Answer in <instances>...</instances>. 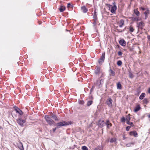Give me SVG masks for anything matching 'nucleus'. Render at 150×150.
<instances>
[{"label": "nucleus", "instance_id": "obj_35", "mask_svg": "<svg viewBox=\"0 0 150 150\" xmlns=\"http://www.w3.org/2000/svg\"><path fill=\"white\" fill-rule=\"evenodd\" d=\"M82 150H88L87 147L86 146H83L82 147Z\"/></svg>", "mask_w": 150, "mask_h": 150}, {"label": "nucleus", "instance_id": "obj_47", "mask_svg": "<svg viewBox=\"0 0 150 150\" xmlns=\"http://www.w3.org/2000/svg\"><path fill=\"white\" fill-rule=\"evenodd\" d=\"M57 129V128H55L53 129V131L54 132H55L56 131V129Z\"/></svg>", "mask_w": 150, "mask_h": 150}, {"label": "nucleus", "instance_id": "obj_27", "mask_svg": "<svg viewBox=\"0 0 150 150\" xmlns=\"http://www.w3.org/2000/svg\"><path fill=\"white\" fill-rule=\"evenodd\" d=\"M129 30L130 32H132L134 31V29L132 26H130L129 27Z\"/></svg>", "mask_w": 150, "mask_h": 150}, {"label": "nucleus", "instance_id": "obj_18", "mask_svg": "<svg viewBox=\"0 0 150 150\" xmlns=\"http://www.w3.org/2000/svg\"><path fill=\"white\" fill-rule=\"evenodd\" d=\"M105 125L107 126L108 128H109L112 126V124L110 122L109 120H107L105 123Z\"/></svg>", "mask_w": 150, "mask_h": 150}, {"label": "nucleus", "instance_id": "obj_36", "mask_svg": "<svg viewBox=\"0 0 150 150\" xmlns=\"http://www.w3.org/2000/svg\"><path fill=\"white\" fill-rule=\"evenodd\" d=\"M130 120V118L129 116H127L126 118L127 121H129Z\"/></svg>", "mask_w": 150, "mask_h": 150}, {"label": "nucleus", "instance_id": "obj_30", "mask_svg": "<svg viewBox=\"0 0 150 150\" xmlns=\"http://www.w3.org/2000/svg\"><path fill=\"white\" fill-rule=\"evenodd\" d=\"M122 62L120 60H119L117 62V64L118 66H121L122 64Z\"/></svg>", "mask_w": 150, "mask_h": 150}, {"label": "nucleus", "instance_id": "obj_23", "mask_svg": "<svg viewBox=\"0 0 150 150\" xmlns=\"http://www.w3.org/2000/svg\"><path fill=\"white\" fill-rule=\"evenodd\" d=\"M134 144V142H132L130 143H129L126 144V146L127 147H131Z\"/></svg>", "mask_w": 150, "mask_h": 150}, {"label": "nucleus", "instance_id": "obj_7", "mask_svg": "<svg viewBox=\"0 0 150 150\" xmlns=\"http://www.w3.org/2000/svg\"><path fill=\"white\" fill-rule=\"evenodd\" d=\"M17 122L22 127L23 125V124L25 122V120L22 119L21 118H19L17 119Z\"/></svg>", "mask_w": 150, "mask_h": 150}, {"label": "nucleus", "instance_id": "obj_43", "mask_svg": "<svg viewBox=\"0 0 150 150\" xmlns=\"http://www.w3.org/2000/svg\"><path fill=\"white\" fill-rule=\"evenodd\" d=\"M134 20L136 21H138L139 20L138 18H134Z\"/></svg>", "mask_w": 150, "mask_h": 150}, {"label": "nucleus", "instance_id": "obj_16", "mask_svg": "<svg viewBox=\"0 0 150 150\" xmlns=\"http://www.w3.org/2000/svg\"><path fill=\"white\" fill-rule=\"evenodd\" d=\"M100 72V69L99 67H97L95 71V73L96 74H99Z\"/></svg>", "mask_w": 150, "mask_h": 150}, {"label": "nucleus", "instance_id": "obj_20", "mask_svg": "<svg viewBox=\"0 0 150 150\" xmlns=\"http://www.w3.org/2000/svg\"><path fill=\"white\" fill-rule=\"evenodd\" d=\"M65 9V6H61L59 8L60 12H63Z\"/></svg>", "mask_w": 150, "mask_h": 150}, {"label": "nucleus", "instance_id": "obj_33", "mask_svg": "<svg viewBox=\"0 0 150 150\" xmlns=\"http://www.w3.org/2000/svg\"><path fill=\"white\" fill-rule=\"evenodd\" d=\"M143 103L146 104L148 103V101L147 100V99L146 98L144 99V100H143Z\"/></svg>", "mask_w": 150, "mask_h": 150}, {"label": "nucleus", "instance_id": "obj_44", "mask_svg": "<svg viewBox=\"0 0 150 150\" xmlns=\"http://www.w3.org/2000/svg\"><path fill=\"white\" fill-rule=\"evenodd\" d=\"M147 38L150 41V35H148L147 36Z\"/></svg>", "mask_w": 150, "mask_h": 150}, {"label": "nucleus", "instance_id": "obj_26", "mask_svg": "<svg viewBox=\"0 0 150 150\" xmlns=\"http://www.w3.org/2000/svg\"><path fill=\"white\" fill-rule=\"evenodd\" d=\"M134 13L137 16H139V12L138 11L137 9H136L134 10Z\"/></svg>", "mask_w": 150, "mask_h": 150}, {"label": "nucleus", "instance_id": "obj_14", "mask_svg": "<svg viewBox=\"0 0 150 150\" xmlns=\"http://www.w3.org/2000/svg\"><path fill=\"white\" fill-rule=\"evenodd\" d=\"M81 9L82 11L84 13H86L88 11V9L86 8L85 6H83L81 8Z\"/></svg>", "mask_w": 150, "mask_h": 150}, {"label": "nucleus", "instance_id": "obj_32", "mask_svg": "<svg viewBox=\"0 0 150 150\" xmlns=\"http://www.w3.org/2000/svg\"><path fill=\"white\" fill-rule=\"evenodd\" d=\"M149 9H147L144 12V15H148L149 13Z\"/></svg>", "mask_w": 150, "mask_h": 150}, {"label": "nucleus", "instance_id": "obj_25", "mask_svg": "<svg viewBox=\"0 0 150 150\" xmlns=\"http://www.w3.org/2000/svg\"><path fill=\"white\" fill-rule=\"evenodd\" d=\"M116 141V139L115 138H112L111 139L110 142L111 143L115 142Z\"/></svg>", "mask_w": 150, "mask_h": 150}, {"label": "nucleus", "instance_id": "obj_4", "mask_svg": "<svg viewBox=\"0 0 150 150\" xmlns=\"http://www.w3.org/2000/svg\"><path fill=\"white\" fill-rule=\"evenodd\" d=\"M69 123L64 121H62L57 123L56 126L58 128H59L62 126L69 125Z\"/></svg>", "mask_w": 150, "mask_h": 150}, {"label": "nucleus", "instance_id": "obj_49", "mask_svg": "<svg viewBox=\"0 0 150 150\" xmlns=\"http://www.w3.org/2000/svg\"><path fill=\"white\" fill-rule=\"evenodd\" d=\"M104 76V75L103 74V73H102V74H101V77H103Z\"/></svg>", "mask_w": 150, "mask_h": 150}, {"label": "nucleus", "instance_id": "obj_39", "mask_svg": "<svg viewBox=\"0 0 150 150\" xmlns=\"http://www.w3.org/2000/svg\"><path fill=\"white\" fill-rule=\"evenodd\" d=\"M79 103L80 104H83L84 103V102L83 100H81L79 101Z\"/></svg>", "mask_w": 150, "mask_h": 150}, {"label": "nucleus", "instance_id": "obj_2", "mask_svg": "<svg viewBox=\"0 0 150 150\" xmlns=\"http://www.w3.org/2000/svg\"><path fill=\"white\" fill-rule=\"evenodd\" d=\"M103 79H99L96 80V83H95V84L96 86L98 87V88H100L102 87V85L103 83Z\"/></svg>", "mask_w": 150, "mask_h": 150}, {"label": "nucleus", "instance_id": "obj_29", "mask_svg": "<svg viewBox=\"0 0 150 150\" xmlns=\"http://www.w3.org/2000/svg\"><path fill=\"white\" fill-rule=\"evenodd\" d=\"M117 88L119 89H121L122 88L121 85L119 83H118L117 85Z\"/></svg>", "mask_w": 150, "mask_h": 150}, {"label": "nucleus", "instance_id": "obj_8", "mask_svg": "<svg viewBox=\"0 0 150 150\" xmlns=\"http://www.w3.org/2000/svg\"><path fill=\"white\" fill-rule=\"evenodd\" d=\"M14 108L17 113L19 114L20 115H22L23 114L22 111L19 108L16 106L14 107Z\"/></svg>", "mask_w": 150, "mask_h": 150}, {"label": "nucleus", "instance_id": "obj_50", "mask_svg": "<svg viewBox=\"0 0 150 150\" xmlns=\"http://www.w3.org/2000/svg\"><path fill=\"white\" fill-rule=\"evenodd\" d=\"M149 118H150V115H149Z\"/></svg>", "mask_w": 150, "mask_h": 150}, {"label": "nucleus", "instance_id": "obj_13", "mask_svg": "<svg viewBox=\"0 0 150 150\" xmlns=\"http://www.w3.org/2000/svg\"><path fill=\"white\" fill-rule=\"evenodd\" d=\"M144 26V23L142 22H141L137 23V27L141 29H142Z\"/></svg>", "mask_w": 150, "mask_h": 150}, {"label": "nucleus", "instance_id": "obj_5", "mask_svg": "<svg viewBox=\"0 0 150 150\" xmlns=\"http://www.w3.org/2000/svg\"><path fill=\"white\" fill-rule=\"evenodd\" d=\"M93 27L95 29H96V25L97 23V17L96 13H94L93 17Z\"/></svg>", "mask_w": 150, "mask_h": 150}, {"label": "nucleus", "instance_id": "obj_10", "mask_svg": "<svg viewBox=\"0 0 150 150\" xmlns=\"http://www.w3.org/2000/svg\"><path fill=\"white\" fill-rule=\"evenodd\" d=\"M112 99L110 98H109L107 100V104L110 107L112 106Z\"/></svg>", "mask_w": 150, "mask_h": 150}, {"label": "nucleus", "instance_id": "obj_38", "mask_svg": "<svg viewBox=\"0 0 150 150\" xmlns=\"http://www.w3.org/2000/svg\"><path fill=\"white\" fill-rule=\"evenodd\" d=\"M131 128V127L130 126H127L126 127V130L127 131H128L130 128Z\"/></svg>", "mask_w": 150, "mask_h": 150}, {"label": "nucleus", "instance_id": "obj_48", "mask_svg": "<svg viewBox=\"0 0 150 150\" xmlns=\"http://www.w3.org/2000/svg\"><path fill=\"white\" fill-rule=\"evenodd\" d=\"M148 92L149 93H150V88L149 89Z\"/></svg>", "mask_w": 150, "mask_h": 150}, {"label": "nucleus", "instance_id": "obj_22", "mask_svg": "<svg viewBox=\"0 0 150 150\" xmlns=\"http://www.w3.org/2000/svg\"><path fill=\"white\" fill-rule=\"evenodd\" d=\"M145 94L144 93H142L139 97V99L140 100L143 99L145 97Z\"/></svg>", "mask_w": 150, "mask_h": 150}, {"label": "nucleus", "instance_id": "obj_45", "mask_svg": "<svg viewBox=\"0 0 150 150\" xmlns=\"http://www.w3.org/2000/svg\"><path fill=\"white\" fill-rule=\"evenodd\" d=\"M140 8L142 10H143V11H144V10H146V9L143 7H141Z\"/></svg>", "mask_w": 150, "mask_h": 150}, {"label": "nucleus", "instance_id": "obj_3", "mask_svg": "<svg viewBox=\"0 0 150 150\" xmlns=\"http://www.w3.org/2000/svg\"><path fill=\"white\" fill-rule=\"evenodd\" d=\"M113 4L114 5L113 6L110 4H108L107 5L108 6L109 8H111V12L112 13H115L116 10L117 9V6L115 2H114Z\"/></svg>", "mask_w": 150, "mask_h": 150}, {"label": "nucleus", "instance_id": "obj_24", "mask_svg": "<svg viewBox=\"0 0 150 150\" xmlns=\"http://www.w3.org/2000/svg\"><path fill=\"white\" fill-rule=\"evenodd\" d=\"M110 75L112 76H114L115 75V72L112 70L110 69Z\"/></svg>", "mask_w": 150, "mask_h": 150}, {"label": "nucleus", "instance_id": "obj_21", "mask_svg": "<svg viewBox=\"0 0 150 150\" xmlns=\"http://www.w3.org/2000/svg\"><path fill=\"white\" fill-rule=\"evenodd\" d=\"M51 118H52L53 119L55 120H58V119H57L56 116L52 114L50 116Z\"/></svg>", "mask_w": 150, "mask_h": 150}, {"label": "nucleus", "instance_id": "obj_6", "mask_svg": "<svg viewBox=\"0 0 150 150\" xmlns=\"http://www.w3.org/2000/svg\"><path fill=\"white\" fill-rule=\"evenodd\" d=\"M105 59V53H103L100 59L98 60V63L101 64L104 62Z\"/></svg>", "mask_w": 150, "mask_h": 150}, {"label": "nucleus", "instance_id": "obj_31", "mask_svg": "<svg viewBox=\"0 0 150 150\" xmlns=\"http://www.w3.org/2000/svg\"><path fill=\"white\" fill-rule=\"evenodd\" d=\"M92 103V101L90 100L88 101L87 103V105L88 106H90Z\"/></svg>", "mask_w": 150, "mask_h": 150}, {"label": "nucleus", "instance_id": "obj_15", "mask_svg": "<svg viewBox=\"0 0 150 150\" xmlns=\"http://www.w3.org/2000/svg\"><path fill=\"white\" fill-rule=\"evenodd\" d=\"M120 44L123 46H124L126 45V42L124 40H121L119 41Z\"/></svg>", "mask_w": 150, "mask_h": 150}, {"label": "nucleus", "instance_id": "obj_41", "mask_svg": "<svg viewBox=\"0 0 150 150\" xmlns=\"http://www.w3.org/2000/svg\"><path fill=\"white\" fill-rule=\"evenodd\" d=\"M118 55L120 56L122 55V53L121 51H119L118 52Z\"/></svg>", "mask_w": 150, "mask_h": 150}, {"label": "nucleus", "instance_id": "obj_40", "mask_svg": "<svg viewBox=\"0 0 150 150\" xmlns=\"http://www.w3.org/2000/svg\"><path fill=\"white\" fill-rule=\"evenodd\" d=\"M94 88H95L94 86H92V88L91 89V90H90L91 92L93 91V89H94Z\"/></svg>", "mask_w": 150, "mask_h": 150}, {"label": "nucleus", "instance_id": "obj_11", "mask_svg": "<svg viewBox=\"0 0 150 150\" xmlns=\"http://www.w3.org/2000/svg\"><path fill=\"white\" fill-rule=\"evenodd\" d=\"M129 134L132 136H134L135 137H138V134L137 132L135 131H132L130 132Z\"/></svg>", "mask_w": 150, "mask_h": 150}, {"label": "nucleus", "instance_id": "obj_17", "mask_svg": "<svg viewBox=\"0 0 150 150\" xmlns=\"http://www.w3.org/2000/svg\"><path fill=\"white\" fill-rule=\"evenodd\" d=\"M18 148L21 150H23L24 148L22 143L20 142L18 145Z\"/></svg>", "mask_w": 150, "mask_h": 150}, {"label": "nucleus", "instance_id": "obj_37", "mask_svg": "<svg viewBox=\"0 0 150 150\" xmlns=\"http://www.w3.org/2000/svg\"><path fill=\"white\" fill-rule=\"evenodd\" d=\"M125 119L124 117H123L121 119V121L122 122H124L125 121Z\"/></svg>", "mask_w": 150, "mask_h": 150}, {"label": "nucleus", "instance_id": "obj_28", "mask_svg": "<svg viewBox=\"0 0 150 150\" xmlns=\"http://www.w3.org/2000/svg\"><path fill=\"white\" fill-rule=\"evenodd\" d=\"M126 123L127 124L129 125H131V126H134V124L133 122H130L129 121H127Z\"/></svg>", "mask_w": 150, "mask_h": 150}, {"label": "nucleus", "instance_id": "obj_19", "mask_svg": "<svg viewBox=\"0 0 150 150\" xmlns=\"http://www.w3.org/2000/svg\"><path fill=\"white\" fill-rule=\"evenodd\" d=\"M140 109V107L139 105H138L134 108V111L137 112L139 111Z\"/></svg>", "mask_w": 150, "mask_h": 150}, {"label": "nucleus", "instance_id": "obj_46", "mask_svg": "<svg viewBox=\"0 0 150 150\" xmlns=\"http://www.w3.org/2000/svg\"><path fill=\"white\" fill-rule=\"evenodd\" d=\"M147 14L145 15V19H146L148 17Z\"/></svg>", "mask_w": 150, "mask_h": 150}, {"label": "nucleus", "instance_id": "obj_12", "mask_svg": "<svg viewBox=\"0 0 150 150\" xmlns=\"http://www.w3.org/2000/svg\"><path fill=\"white\" fill-rule=\"evenodd\" d=\"M124 24V21L121 19L118 22V25L119 27L122 28Z\"/></svg>", "mask_w": 150, "mask_h": 150}, {"label": "nucleus", "instance_id": "obj_34", "mask_svg": "<svg viewBox=\"0 0 150 150\" xmlns=\"http://www.w3.org/2000/svg\"><path fill=\"white\" fill-rule=\"evenodd\" d=\"M129 77L131 78H133L134 76L133 75L131 72H129Z\"/></svg>", "mask_w": 150, "mask_h": 150}, {"label": "nucleus", "instance_id": "obj_1", "mask_svg": "<svg viewBox=\"0 0 150 150\" xmlns=\"http://www.w3.org/2000/svg\"><path fill=\"white\" fill-rule=\"evenodd\" d=\"M50 116L48 115L45 116V118L47 123L50 125H53L54 123V121L51 119Z\"/></svg>", "mask_w": 150, "mask_h": 150}, {"label": "nucleus", "instance_id": "obj_9", "mask_svg": "<svg viewBox=\"0 0 150 150\" xmlns=\"http://www.w3.org/2000/svg\"><path fill=\"white\" fill-rule=\"evenodd\" d=\"M99 126L100 127H103L105 125V123L103 120H99L98 122Z\"/></svg>", "mask_w": 150, "mask_h": 150}, {"label": "nucleus", "instance_id": "obj_42", "mask_svg": "<svg viewBox=\"0 0 150 150\" xmlns=\"http://www.w3.org/2000/svg\"><path fill=\"white\" fill-rule=\"evenodd\" d=\"M71 6V4L70 3H68L67 4V7L69 8Z\"/></svg>", "mask_w": 150, "mask_h": 150}]
</instances>
